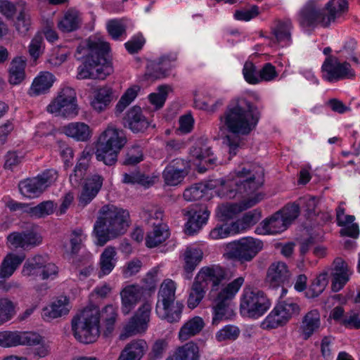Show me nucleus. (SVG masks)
Here are the masks:
<instances>
[{"mask_svg":"<svg viewBox=\"0 0 360 360\" xmlns=\"http://www.w3.org/2000/svg\"><path fill=\"white\" fill-rule=\"evenodd\" d=\"M263 169L258 171L243 168L236 173L232 180L228 181L222 179L215 180L214 187H219L218 195L222 198H234L237 194L250 195L248 199L240 203H227L218 208V214L223 220H228L236 217L241 212L255 206L263 199V195L256 193L263 184Z\"/></svg>","mask_w":360,"mask_h":360,"instance_id":"f257e3e1","label":"nucleus"},{"mask_svg":"<svg viewBox=\"0 0 360 360\" xmlns=\"http://www.w3.org/2000/svg\"><path fill=\"white\" fill-rule=\"evenodd\" d=\"M336 218L338 224L343 228L340 230V234L343 236L357 238L359 233V226L354 223L355 217L353 215L345 214V209L340 205L337 208Z\"/></svg>","mask_w":360,"mask_h":360,"instance_id":"bb28decb","label":"nucleus"},{"mask_svg":"<svg viewBox=\"0 0 360 360\" xmlns=\"http://www.w3.org/2000/svg\"><path fill=\"white\" fill-rule=\"evenodd\" d=\"M113 90L108 86H103L94 91V96L90 105L96 112H102L107 110L113 101Z\"/></svg>","mask_w":360,"mask_h":360,"instance_id":"b1692460","label":"nucleus"},{"mask_svg":"<svg viewBox=\"0 0 360 360\" xmlns=\"http://www.w3.org/2000/svg\"><path fill=\"white\" fill-rule=\"evenodd\" d=\"M205 327V322L200 316H194L188 320L181 327L178 338L181 342H185L199 334Z\"/></svg>","mask_w":360,"mask_h":360,"instance_id":"c756f323","label":"nucleus"},{"mask_svg":"<svg viewBox=\"0 0 360 360\" xmlns=\"http://www.w3.org/2000/svg\"><path fill=\"white\" fill-rule=\"evenodd\" d=\"M148 349L143 339H134L127 343L121 350L117 360H141Z\"/></svg>","mask_w":360,"mask_h":360,"instance_id":"6ab92c4d","label":"nucleus"},{"mask_svg":"<svg viewBox=\"0 0 360 360\" xmlns=\"http://www.w3.org/2000/svg\"><path fill=\"white\" fill-rule=\"evenodd\" d=\"M110 50L109 43L101 39L89 38L82 41L77 49V53L84 58L77 69V79H104L110 75L114 71L112 63L104 56Z\"/></svg>","mask_w":360,"mask_h":360,"instance_id":"20e7f679","label":"nucleus"},{"mask_svg":"<svg viewBox=\"0 0 360 360\" xmlns=\"http://www.w3.org/2000/svg\"><path fill=\"white\" fill-rule=\"evenodd\" d=\"M321 326V316L317 309H311L302 318L300 329L307 340L318 330Z\"/></svg>","mask_w":360,"mask_h":360,"instance_id":"c85d7f7f","label":"nucleus"},{"mask_svg":"<svg viewBox=\"0 0 360 360\" xmlns=\"http://www.w3.org/2000/svg\"><path fill=\"white\" fill-rule=\"evenodd\" d=\"M24 250L31 249L41 244L43 237L36 229H30L22 231Z\"/></svg>","mask_w":360,"mask_h":360,"instance_id":"6e6d98bb","label":"nucleus"},{"mask_svg":"<svg viewBox=\"0 0 360 360\" xmlns=\"http://www.w3.org/2000/svg\"><path fill=\"white\" fill-rule=\"evenodd\" d=\"M168 347V342L165 339L157 340L152 346L148 354V360H160L163 357Z\"/></svg>","mask_w":360,"mask_h":360,"instance_id":"69168bd1","label":"nucleus"},{"mask_svg":"<svg viewBox=\"0 0 360 360\" xmlns=\"http://www.w3.org/2000/svg\"><path fill=\"white\" fill-rule=\"evenodd\" d=\"M62 130L67 136L77 141H87L92 136L90 127L82 122L69 123L64 126Z\"/></svg>","mask_w":360,"mask_h":360,"instance_id":"cd10ccee","label":"nucleus"},{"mask_svg":"<svg viewBox=\"0 0 360 360\" xmlns=\"http://www.w3.org/2000/svg\"><path fill=\"white\" fill-rule=\"evenodd\" d=\"M54 204L51 200L44 201L35 207H30L26 212L32 217L42 218L51 214L54 211Z\"/></svg>","mask_w":360,"mask_h":360,"instance_id":"603ef678","label":"nucleus"},{"mask_svg":"<svg viewBox=\"0 0 360 360\" xmlns=\"http://www.w3.org/2000/svg\"><path fill=\"white\" fill-rule=\"evenodd\" d=\"M200 356L199 345L190 341L178 346L166 360H200Z\"/></svg>","mask_w":360,"mask_h":360,"instance_id":"393cba45","label":"nucleus"},{"mask_svg":"<svg viewBox=\"0 0 360 360\" xmlns=\"http://www.w3.org/2000/svg\"><path fill=\"white\" fill-rule=\"evenodd\" d=\"M184 305L179 302H172L156 304L155 312L158 316L169 323L178 322L181 316Z\"/></svg>","mask_w":360,"mask_h":360,"instance_id":"a878e982","label":"nucleus"},{"mask_svg":"<svg viewBox=\"0 0 360 360\" xmlns=\"http://www.w3.org/2000/svg\"><path fill=\"white\" fill-rule=\"evenodd\" d=\"M182 213L184 216L189 217L186 224V232L189 235H192L200 229L202 226L206 223L210 214L207 211H204L200 214L197 212L186 210H183Z\"/></svg>","mask_w":360,"mask_h":360,"instance_id":"72a5a7b5","label":"nucleus"},{"mask_svg":"<svg viewBox=\"0 0 360 360\" xmlns=\"http://www.w3.org/2000/svg\"><path fill=\"white\" fill-rule=\"evenodd\" d=\"M212 155V148L205 139L197 140L190 149V155L198 161H202Z\"/></svg>","mask_w":360,"mask_h":360,"instance_id":"de8ad7c7","label":"nucleus"},{"mask_svg":"<svg viewBox=\"0 0 360 360\" xmlns=\"http://www.w3.org/2000/svg\"><path fill=\"white\" fill-rule=\"evenodd\" d=\"M143 295V288L138 284L125 286L120 291L121 310L124 315H128L139 302Z\"/></svg>","mask_w":360,"mask_h":360,"instance_id":"f3484780","label":"nucleus"},{"mask_svg":"<svg viewBox=\"0 0 360 360\" xmlns=\"http://www.w3.org/2000/svg\"><path fill=\"white\" fill-rule=\"evenodd\" d=\"M120 151L96 143V159L106 165L111 166L116 163Z\"/></svg>","mask_w":360,"mask_h":360,"instance_id":"a18cd8bd","label":"nucleus"},{"mask_svg":"<svg viewBox=\"0 0 360 360\" xmlns=\"http://www.w3.org/2000/svg\"><path fill=\"white\" fill-rule=\"evenodd\" d=\"M202 256L203 252L200 248L193 247L187 248L184 253L185 270L187 272L193 271L202 259Z\"/></svg>","mask_w":360,"mask_h":360,"instance_id":"49530a36","label":"nucleus"},{"mask_svg":"<svg viewBox=\"0 0 360 360\" xmlns=\"http://www.w3.org/2000/svg\"><path fill=\"white\" fill-rule=\"evenodd\" d=\"M18 188L20 193L27 198H37L44 191L36 177L20 181Z\"/></svg>","mask_w":360,"mask_h":360,"instance_id":"a19ab883","label":"nucleus"},{"mask_svg":"<svg viewBox=\"0 0 360 360\" xmlns=\"http://www.w3.org/2000/svg\"><path fill=\"white\" fill-rule=\"evenodd\" d=\"M44 50L42 32H38L34 37L32 39L29 46V53L30 56L36 60Z\"/></svg>","mask_w":360,"mask_h":360,"instance_id":"774afa93","label":"nucleus"},{"mask_svg":"<svg viewBox=\"0 0 360 360\" xmlns=\"http://www.w3.org/2000/svg\"><path fill=\"white\" fill-rule=\"evenodd\" d=\"M187 174L183 173L181 170H174V169L165 167L162 172V178L165 184L174 186L181 184Z\"/></svg>","mask_w":360,"mask_h":360,"instance_id":"4d7b16f0","label":"nucleus"},{"mask_svg":"<svg viewBox=\"0 0 360 360\" xmlns=\"http://www.w3.org/2000/svg\"><path fill=\"white\" fill-rule=\"evenodd\" d=\"M129 226L128 211L113 205H105L98 211L94 226L97 245L103 246L108 241L124 234Z\"/></svg>","mask_w":360,"mask_h":360,"instance_id":"39448f33","label":"nucleus"},{"mask_svg":"<svg viewBox=\"0 0 360 360\" xmlns=\"http://www.w3.org/2000/svg\"><path fill=\"white\" fill-rule=\"evenodd\" d=\"M117 250L115 247H106L100 256L98 278L110 274L117 262Z\"/></svg>","mask_w":360,"mask_h":360,"instance_id":"7c9ffc66","label":"nucleus"},{"mask_svg":"<svg viewBox=\"0 0 360 360\" xmlns=\"http://www.w3.org/2000/svg\"><path fill=\"white\" fill-rule=\"evenodd\" d=\"M58 176V172L56 169H49L38 174L36 178L45 191L57 180Z\"/></svg>","mask_w":360,"mask_h":360,"instance_id":"e2e57ef3","label":"nucleus"},{"mask_svg":"<svg viewBox=\"0 0 360 360\" xmlns=\"http://www.w3.org/2000/svg\"><path fill=\"white\" fill-rule=\"evenodd\" d=\"M259 14V8L257 5H251L249 7L236 11L233 16L236 20L250 21Z\"/></svg>","mask_w":360,"mask_h":360,"instance_id":"680f3d73","label":"nucleus"},{"mask_svg":"<svg viewBox=\"0 0 360 360\" xmlns=\"http://www.w3.org/2000/svg\"><path fill=\"white\" fill-rule=\"evenodd\" d=\"M167 75L166 71L163 70L162 66L158 61L150 62L147 65V70L145 73V77L147 80H155L164 78Z\"/></svg>","mask_w":360,"mask_h":360,"instance_id":"052dcab7","label":"nucleus"},{"mask_svg":"<svg viewBox=\"0 0 360 360\" xmlns=\"http://www.w3.org/2000/svg\"><path fill=\"white\" fill-rule=\"evenodd\" d=\"M25 60L20 57L15 58L11 61L8 79L11 84L16 85L23 81L25 77Z\"/></svg>","mask_w":360,"mask_h":360,"instance_id":"79ce46f5","label":"nucleus"},{"mask_svg":"<svg viewBox=\"0 0 360 360\" xmlns=\"http://www.w3.org/2000/svg\"><path fill=\"white\" fill-rule=\"evenodd\" d=\"M321 70L323 78L329 82L344 79H352L355 76L354 71L349 63H340L336 57L329 56L324 60Z\"/></svg>","mask_w":360,"mask_h":360,"instance_id":"ddd939ff","label":"nucleus"},{"mask_svg":"<svg viewBox=\"0 0 360 360\" xmlns=\"http://www.w3.org/2000/svg\"><path fill=\"white\" fill-rule=\"evenodd\" d=\"M0 12L8 20L11 19L15 14H17V20L19 22H25L30 20L29 8L27 4L23 1H18L15 4L7 1H1Z\"/></svg>","mask_w":360,"mask_h":360,"instance_id":"412c9836","label":"nucleus"},{"mask_svg":"<svg viewBox=\"0 0 360 360\" xmlns=\"http://www.w3.org/2000/svg\"><path fill=\"white\" fill-rule=\"evenodd\" d=\"M21 273L23 276L34 281L39 276L42 280L56 276L58 273V269L54 264L46 263L45 257L37 255L25 262Z\"/></svg>","mask_w":360,"mask_h":360,"instance_id":"1a4fd4ad","label":"nucleus"},{"mask_svg":"<svg viewBox=\"0 0 360 360\" xmlns=\"http://www.w3.org/2000/svg\"><path fill=\"white\" fill-rule=\"evenodd\" d=\"M125 122L134 133L144 132L149 127L150 122L143 115L140 107L134 105L127 112Z\"/></svg>","mask_w":360,"mask_h":360,"instance_id":"4be33fe9","label":"nucleus"},{"mask_svg":"<svg viewBox=\"0 0 360 360\" xmlns=\"http://www.w3.org/2000/svg\"><path fill=\"white\" fill-rule=\"evenodd\" d=\"M214 304L213 307L214 316L212 323L217 325L221 320L228 319L233 316V311L229 309L230 303L221 302L220 301H212Z\"/></svg>","mask_w":360,"mask_h":360,"instance_id":"3c124183","label":"nucleus"},{"mask_svg":"<svg viewBox=\"0 0 360 360\" xmlns=\"http://www.w3.org/2000/svg\"><path fill=\"white\" fill-rule=\"evenodd\" d=\"M290 275L287 264L283 262L276 261L269 266L266 281L271 288H277L288 281Z\"/></svg>","mask_w":360,"mask_h":360,"instance_id":"a211bd4d","label":"nucleus"},{"mask_svg":"<svg viewBox=\"0 0 360 360\" xmlns=\"http://www.w3.org/2000/svg\"><path fill=\"white\" fill-rule=\"evenodd\" d=\"M25 255L24 254L16 255L14 253L8 254L4 259L0 266V277L6 278L10 277L24 261Z\"/></svg>","mask_w":360,"mask_h":360,"instance_id":"4c0bfd02","label":"nucleus"},{"mask_svg":"<svg viewBox=\"0 0 360 360\" xmlns=\"http://www.w3.org/2000/svg\"><path fill=\"white\" fill-rule=\"evenodd\" d=\"M156 179V176H149L139 171H133L124 174L122 181L124 184H139L145 187H149L155 184Z\"/></svg>","mask_w":360,"mask_h":360,"instance_id":"37998d69","label":"nucleus"},{"mask_svg":"<svg viewBox=\"0 0 360 360\" xmlns=\"http://www.w3.org/2000/svg\"><path fill=\"white\" fill-rule=\"evenodd\" d=\"M86 238V235L81 228L72 230L68 236L69 245H63L65 252L69 255H77L82 249Z\"/></svg>","mask_w":360,"mask_h":360,"instance_id":"e433bc0d","label":"nucleus"},{"mask_svg":"<svg viewBox=\"0 0 360 360\" xmlns=\"http://www.w3.org/2000/svg\"><path fill=\"white\" fill-rule=\"evenodd\" d=\"M48 112L55 116L73 118L78 115L77 94L74 89L65 86L62 88L56 98L46 107Z\"/></svg>","mask_w":360,"mask_h":360,"instance_id":"6e6552de","label":"nucleus"},{"mask_svg":"<svg viewBox=\"0 0 360 360\" xmlns=\"http://www.w3.org/2000/svg\"><path fill=\"white\" fill-rule=\"evenodd\" d=\"M328 283L327 272L320 274L312 282L306 292L307 297L311 299L319 296Z\"/></svg>","mask_w":360,"mask_h":360,"instance_id":"09e8293b","label":"nucleus"},{"mask_svg":"<svg viewBox=\"0 0 360 360\" xmlns=\"http://www.w3.org/2000/svg\"><path fill=\"white\" fill-rule=\"evenodd\" d=\"M259 118L257 108L245 99H241L233 107L227 108L220 117L221 131L227 130L231 135H226L224 143L229 153L236 155L241 140L239 135L249 134L256 127Z\"/></svg>","mask_w":360,"mask_h":360,"instance_id":"f03ea898","label":"nucleus"},{"mask_svg":"<svg viewBox=\"0 0 360 360\" xmlns=\"http://www.w3.org/2000/svg\"><path fill=\"white\" fill-rule=\"evenodd\" d=\"M261 219V212L258 210H253L246 212L243 217L236 222L233 223L231 227L233 229H237L238 231L246 229L254 226Z\"/></svg>","mask_w":360,"mask_h":360,"instance_id":"c03bdc74","label":"nucleus"},{"mask_svg":"<svg viewBox=\"0 0 360 360\" xmlns=\"http://www.w3.org/2000/svg\"><path fill=\"white\" fill-rule=\"evenodd\" d=\"M15 314V306L6 297L0 298V326L11 319Z\"/></svg>","mask_w":360,"mask_h":360,"instance_id":"13d9d810","label":"nucleus"},{"mask_svg":"<svg viewBox=\"0 0 360 360\" xmlns=\"http://www.w3.org/2000/svg\"><path fill=\"white\" fill-rule=\"evenodd\" d=\"M300 312V306L292 302L278 303L262 322L264 328H276L286 323L292 316Z\"/></svg>","mask_w":360,"mask_h":360,"instance_id":"9b49d317","label":"nucleus"},{"mask_svg":"<svg viewBox=\"0 0 360 360\" xmlns=\"http://www.w3.org/2000/svg\"><path fill=\"white\" fill-rule=\"evenodd\" d=\"M260 225L262 234H276L285 231L288 226L280 212L264 220Z\"/></svg>","mask_w":360,"mask_h":360,"instance_id":"473e14b6","label":"nucleus"},{"mask_svg":"<svg viewBox=\"0 0 360 360\" xmlns=\"http://www.w3.org/2000/svg\"><path fill=\"white\" fill-rule=\"evenodd\" d=\"M54 76L49 72H41L33 81L30 95L38 96L46 93L53 85Z\"/></svg>","mask_w":360,"mask_h":360,"instance_id":"c9c22d12","label":"nucleus"},{"mask_svg":"<svg viewBox=\"0 0 360 360\" xmlns=\"http://www.w3.org/2000/svg\"><path fill=\"white\" fill-rule=\"evenodd\" d=\"M205 295V288L194 279L187 300L188 307L191 309L197 307L204 298Z\"/></svg>","mask_w":360,"mask_h":360,"instance_id":"8fccbe9b","label":"nucleus"},{"mask_svg":"<svg viewBox=\"0 0 360 360\" xmlns=\"http://www.w3.org/2000/svg\"><path fill=\"white\" fill-rule=\"evenodd\" d=\"M101 314L105 327L104 335L108 336L112 333L118 317L117 309L108 304L101 312L97 306L90 305L72 320V330L77 340L89 344L97 340L100 335Z\"/></svg>","mask_w":360,"mask_h":360,"instance_id":"7ed1b4c3","label":"nucleus"},{"mask_svg":"<svg viewBox=\"0 0 360 360\" xmlns=\"http://www.w3.org/2000/svg\"><path fill=\"white\" fill-rule=\"evenodd\" d=\"M151 309V302H144L124 326L119 336L120 340H124L130 336L144 333L150 320Z\"/></svg>","mask_w":360,"mask_h":360,"instance_id":"9d476101","label":"nucleus"},{"mask_svg":"<svg viewBox=\"0 0 360 360\" xmlns=\"http://www.w3.org/2000/svg\"><path fill=\"white\" fill-rule=\"evenodd\" d=\"M240 333V330L235 326L228 325L219 330L216 334L219 342L236 340Z\"/></svg>","mask_w":360,"mask_h":360,"instance_id":"338daca9","label":"nucleus"},{"mask_svg":"<svg viewBox=\"0 0 360 360\" xmlns=\"http://www.w3.org/2000/svg\"><path fill=\"white\" fill-rule=\"evenodd\" d=\"M18 341L19 345H37L42 342L43 338L42 337L34 332L31 331H24V332H18Z\"/></svg>","mask_w":360,"mask_h":360,"instance_id":"0e129e2a","label":"nucleus"},{"mask_svg":"<svg viewBox=\"0 0 360 360\" xmlns=\"http://www.w3.org/2000/svg\"><path fill=\"white\" fill-rule=\"evenodd\" d=\"M170 91H172V88L168 85L160 86L157 92L152 93L148 96L150 103L155 106V109L161 108Z\"/></svg>","mask_w":360,"mask_h":360,"instance_id":"5fc2aeb1","label":"nucleus"},{"mask_svg":"<svg viewBox=\"0 0 360 360\" xmlns=\"http://www.w3.org/2000/svg\"><path fill=\"white\" fill-rule=\"evenodd\" d=\"M226 276L224 268L219 265H210L202 267L195 279L205 288L210 283V289H215L226 279Z\"/></svg>","mask_w":360,"mask_h":360,"instance_id":"dca6fc26","label":"nucleus"},{"mask_svg":"<svg viewBox=\"0 0 360 360\" xmlns=\"http://www.w3.org/2000/svg\"><path fill=\"white\" fill-rule=\"evenodd\" d=\"M271 304L270 300L262 290L245 287L240 299V311L244 316L257 319L263 316Z\"/></svg>","mask_w":360,"mask_h":360,"instance_id":"0eeeda50","label":"nucleus"},{"mask_svg":"<svg viewBox=\"0 0 360 360\" xmlns=\"http://www.w3.org/2000/svg\"><path fill=\"white\" fill-rule=\"evenodd\" d=\"M127 142V139L124 131L112 124H109L98 136L96 143L116 149V150H121Z\"/></svg>","mask_w":360,"mask_h":360,"instance_id":"2eb2a0df","label":"nucleus"},{"mask_svg":"<svg viewBox=\"0 0 360 360\" xmlns=\"http://www.w3.org/2000/svg\"><path fill=\"white\" fill-rule=\"evenodd\" d=\"M163 216V211L160 208H153L143 212V217L151 227L159 226V224H165L162 222Z\"/></svg>","mask_w":360,"mask_h":360,"instance_id":"bf43d9fd","label":"nucleus"},{"mask_svg":"<svg viewBox=\"0 0 360 360\" xmlns=\"http://www.w3.org/2000/svg\"><path fill=\"white\" fill-rule=\"evenodd\" d=\"M91 154L88 151H83L79 162L76 165L73 174L70 176V181L75 187H78L84 179L89 167Z\"/></svg>","mask_w":360,"mask_h":360,"instance_id":"f704fd0d","label":"nucleus"},{"mask_svg":"<svg viewBox=\"0 0 360 360\" xmlns=\"http://www.w3.org/2000/svg\"><path fill=\"white\" fill-rule=\"evenodd\" d=\"M68 305V300L66 297H60L44 308L42 316L45 320L51 321L66 315L70 311Z\"/></svg>","mask_w":360,"mask_h":360,"instance_id":"2f4dec72","label":"nucleus"},{"mask_svg":"<svg viewBox=\"0 0 360 360\" xmlns=\"http://www.w3.org/2000/svg\"><path fill=\"white\" fill-rule=\"evenodd\" d=\"M139 91V87L138 86H133L127 89L115 105V113H122L125 110V108L135 99Z\"/></svg>","mask_w":360,"mask_h":360,"instance_id":"864d4df0","label":"nucleus"},{"mask_svg":"<svg viewBox=\"0 0 360 360\" xmlns=\"http://www.w3.org/2000/svg\"><path fill=\"white\" fill-rule=\"evenodd\" d=\"M348 10L347 0H330L321 9L309 2L299 12L302 22H333Z\"/></svg>","mask_w":360,"mask_h":360,"instance_id":"423d86ee","label":"nucleus"},{"mask_svg":"<svg viewBox=\"0 0 360 360\" xmlns=\"http://www.w3.org/2000/svg\"><path fill=\"white\" fill-rule=\"evenodd\" d=\"M333 265L332 289L333 291L338 292L347 283L352 272L349 269L347 264L340 257L334 260Z\"/></svg>","mask_w":360,"mask_h":360,"instance_id":"5701e85b","label":"nucleus"},{"mask_svg":"<svg viewBox=\"0 0 360 360\" xmlns=\"http://www.w3.org/2000/svg\"><path fill=\"white\" fill-rule=\"evenodd\" d=\"M176 283L170 278L165 279L160 285L156 304L172 302L176 300Z\"/></svg>","mask_w":360,"mask_h":360,"instance_id":"ea45409f","label":"nucleus"},{"mask_svg":"<svg viewBox=\"0 0 360 360\" xmlns=\"http://www.w3.org/2000/svg\"><path fill=\"white\" fill-rule=\"evenodd\" d=\"M244 282V278L240 276L228 283H221L215 289H210L208 296L212 301L231 303L236 297Z\"/></svg>","mask_w":360,"mask_h":360,"instance_id":"4468645a","label":"nucleus"},{"mask_svg":"<svg viewBox=\"0 0 360 360\" xmlns=\"http://www.w3.org/2000/svg\"><path fill=\"white\" fill-rule=\"evenodd\" d=\"M262 248L263 243L260 240L243 238L230 245V255L240 263H244L252 261Z\"/></svg>","mask_w":360,"mask_h":360,"instance_id":"f8f14e48","label":"nucleus"},{"mask_svg":"<svg viewBox=\"0 0 360 360\" xmlns=\"http://www.w3.org/2000/svg\"><path fill=\"white\" fill-rule=\"evenodd\" d=\"M152 230L148 231L146 237V245L149 248L158 246L169 236V231L166 224L151 227Z\"/></svg>","mask_w":360,"mask_h":360,"instance_id":"58836bf2","label":"nucleus"},{"mask_svg":"<svg viewBox=\"0 0 360 360\" xmlns=\"http://www.w3.org/2000/svg\"><path fill=\"white\" fill-rule=\"evenodd\" d=\"M104 178L98 174H94L86 178L83 186L79 201L83 206L89 204L101 191Z\"/></svg>","mask_w":360,"mask_h":360,"instance_id":"aec40b11","label":"nucleus"}]
</instances>
